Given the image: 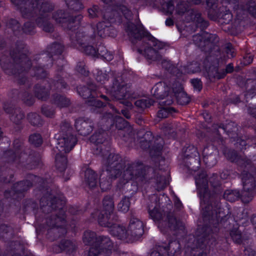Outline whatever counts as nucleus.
I'll list each match as a JSON object with an SVG mask.
<instances>
[{"label": "nucleus", "mask_w": 256, "mask_h": 256, "mask_svg": "<svg viewBox=\"0 0 256 256\" xmlns=\"http://www.w3.org/2000/svg\"><path fill=\"white\" fill-rule=\"evenodd\" d=\"M208 174L202 171L196 176L195 182L200 199L204 220L212 224L220 217L221 205L218 196L222 191L221 184L216 174H213L208 180Z\"/></svg>", "instance_id": "1"}, {"label": "nucleus", "mask_w": 256, "mask_h": 256, "mask_svg": "<svg viewBox=\"0 0 256 256\" xmlns=\"http://www.w3.org/2000/svg\"><path fill=\"white\" fill-rule=\"evenodd\" d=\"M28 49L24 44L17 42L10 50V56L4 52L0 54V66L5 74L12 76L14 81L20 86L30 88L32 85L27 76L32 66V60L27 56Z\"/></svg>", "instance_id": "2"}, {"label": "nucleus", "mask_w": 256, "mask_h": 256, "mask_svg": "<svg viewBox=\"0 0 256 256\" xmlns=\"http://www.w3.org/2000/svg\"><path fill=\"white\" fill-rule=\"evenodd\" d=\"M40 205L42 212L45 214V218L44 222L36 227V232L40 233L46 230L48 238L52 240L66 234L64 202L47 194L41 198Z\"/></svg>", "instance_id": "3"}, {"label": "nucleus", "mask_w": 256, "mask_h": 256, "mask_svg": "<svg viewBox=\"0 0 256 256\" xmlns=\"http://www.w3.org/2000/svg\"><path fill=\"white\" fill-rule=\"evenodd\" d=\"M18 7L24 18H36L37 26L46 32L54 30L53 24L49 21L50 13L54 10V4L50 0H11Z\"/></svg>", "instance_id": "4"}, {"label": "nucleus", "mask_w": 256, "mask_h": 256, "mask_svg": "<svg viewBox=\"0 0 256 256\" xmlns=\"http://www.w3.org/2000/svg\"><path fill=\"white\" fill-rule=\"evenodd\" d=\"M126 32L134 45V51L143 55L148 60L156 61L160 58L156 49L162 48L163 44L146 32L142 25L129 22Z\"/></svg>", "instance_id": "5"}, {"label": "nucleus", "mask_w": 256, "mask_h": 256, "mask_svg": "<svg viewBox=\"0 0 256 256\" xmlns=\"http://www.w3.org/2000/svg\"><path fill=\"white\" fill-rule=\"evenodd\" d=\"M126 166L122 174L124 180L134 179L142 184L154 182L158 191L163 190L168 184L166 177L160 174L158 170L144 166L140 162L128 163Z\"/></svg>", "instance_id": "6"}, {"label": "nucleus", "mask_w": 256, "mask_h": 256, "mask_svg": "<svg viewBox=\"0 0 256 256\" xmlns=\"http://www.w3.org/2000/svg\"><path fill=\"white\" fill-rule=\"evenodd\" d=\"M2 162H8V164L18 168L26 170L35 168L40 162V156L38 153L30 149V152L22 154L18 156L11 150L3 152L2 154Z\"/></svg>", "instance_id": "7"}, {"label": "nucleus", "mask_w": 256, "mask_h": 256, "mask_svg": "<svg viewBox=\"0 0 256 256\" xmlns=\"http://www.w3.org/2000/svg\"><path fill=\"white\" fill-rule=\"evenodd\" d=\"M148 214L150 218L164 233L168 230H176L184 228L182 223L177 220L172 212H169L166 214L164 211L155 206L152 210L148 209Z\"/></svg>", "instance_id": "8"}, {"label": "nucleus", "mask_w": 256, "mask_h": 256, "mask_svg": "<svg viewBox=\"0 0 256 256\" xmlns=\"http://www.w3.org/2000/svg\"><path fill=\"white\" fill-rule=\"evenodd\" d=\"M198 236L196 240V247L191 248L188 254V256H207V251L216 244V238L211 232V228L208 226H204L198 230Z\"/></svg>", "instance_id": "9"}, {"label": "nucleus", "mask_w": 256, "mask_h": 256, "mask_svg": "<svg viewBox=\"0 0 256 256\" xmlns=\"http://www.w3.org/2000/svg\"><path fill=\"white\" fill-rule=\"evenodd\" d=\"M137 140L140 146L143 150H148L150 148V154L152 158H158L160 156L164 144L162 138H154L152 132L142 128L137 132Z\"/></svg>", "instance_id": "10"}, {"label": "nucleus", "mask_w": 256, "mask_h": 256, "mask_svg": "<svg viewBox=\"0 0 256 256\" xmlns=\"http://www.w3.org/2000/svg\"><path fill=\"white\" fill-rule=\"evenodd\" d=\"M114 80L112 86H106L110 88V94L116 100H119L120 102L128 108H132V104L126 99H134L137 94L132 90L130 86L125 84L121 81L120 77L112 76Z\"/></svg>", "instance_id": "11"}, {"label": "nucleus", "mask_w": 256, "mask_h": 256, "mask_svg": "<svg viewBox=\"0 0 256 256\" xmlns=\"http://www.w3.org/2000/svg\"><path fill=\"white\" fill-rule=\"evenodd\" d=\"M60 126L56 148L61 152H69L76 144V138L72 134V128L68 121H62Z\"/></svg>", "instance_id": "12"}, {"label": "nucleus", "mask_w": 256, "mask_h": 256, "mask_svg": "<svg viewBox=\"0 0 256 256\" xmlns=\"http://www.w3.org/2000/svg\"><path fill=\"white\" fill-rule=\"evenodd\" d=\"M219 40L216 34L206 32H202L192 36L194 43L202 51L208 53L210 52L212 48H216V50H219V48L216 46Z\"/></svg>", "instance_id": "13"}, {"label": "nucleus", "mask_w": 256, "mask_h": 256, "mask_svg": "<svg viewBox=\"0 0 256 256\" xmlns=\"http://www.w3.org/2000/svg\"><path fill=\"white\" fill-rule=\"evenodd\" d=\"M42 181V178L31 174H28L24 180L19 181L13 184L12 191L6 190L4 196L6 198L12 197L14 199L16 198L14 196L15 194H22L28 190L34 184Z\"/></svg>", "instance_id": "14"}, {"label": "nucleus", "mask_w": 256, "mask_h": 256, "mask_svg": "<svg viewBox=\"0 0 256 256\" xmlns=\"http://www.w3.org/2000/svg\"><path fill=\"white\" fill-rule=\"evenodd\" d=\"M71 44L72 46H80L94 41L96 36L95 28L89 26L79 30L76 32L71 31L69 33Z\"/></svg>", "instance_id": "15"}, {"label": "nucleus", "mask_w": 256, "mask_h": 256, "mask_svg": "<svg viewBox=\"0 0 256 256\" xmlns=\"http://www.w3.org/2000/svg\"><path fill=\"white\" fill-rule=\"evenodd\" d=\"M222 152L228 160L236 164L239 168L243 170V174L254 170L252 160L246 156L239 155L235 150L224 146Z\"/></svg>", "instance_id": "16"}, {"label": "nucleus", "mask_w": 256, "mask_h": 256, "mask_svg": "<svg viewBox=\"0 0 256 256\" xmlns=\"http://www.w3.org/2000/svg\"><path fill=\"white\" fill-rule=\"evenodd\" d=\"M104 165L108 174L114 179L119 177L124 168V162L118 154H110L106 160Z\"/></svg>", "instance_id": "17"}, {"label": "nucleus", "mask_w": 256, "mask_h": 256, "mask_svg": "<svg viewBox=\"0 0 256 256\" xmlns=\"http://www.w3.org/2000/svg\"><path fill=\"white\" fill-rule=\"evenodd\" d=\"M113 248V242L108 236L98 237L96 246H91L88 256H109Z\"/></svg>", "instance_id": "18"}, {"label": "nucleus", "mask_w": 256, "mask_h": 256, "mask_svg": "<svg viewBox=\"0 0 256 256\" xmlns=\"http://www.w3.org/2000/svg\"><path fill=\"white\" fill-rule=\"evenodd\" d=\"M107 137L106 132L102 130H98L91 136L90 142L96 145L95 150L96 154H100L104 157L108 154L110 144Z\"/></svg>", "instance_id": "19"}, {"label": "nucleus", "mask_w": 256, "mask_h": 256, "mask_svg": "<svg viewBox=\"0 0 256 256\" xmlns=\"http://www.w3.org/2000/svg\"><path fill=\"white\" fill-rule=\"evenodd\" d=\"M243 182V190L240 198L244 204L250 202L256 194V184L254 178L250 172L243 174L242 178Z\"/></svg>", "instance_id": "20"}, {"label": "nucleus", "mask_w": 256, "mask_h": 256, "mask_svg": "<svg viewBox=\"0 0 256 256\" xmlns=\"http://www.w3.org/2000/svg\"><path fill=\"white\" fill-rule=\"evenodd\" d=\"M52 18L58 23L64 24L70 30L79 25L82 16L80 14H69L63 10H58L54 12Z\"/></svg>", "instance_id": "21"}, {"label": "nucleus", "mask_w": 256, "mask_h": 256, "mask_svg": "<svg viewBox=\"0 0 256 256\" xmlns=\"http://www.w3.org/2000/svg\"><path fill=\"white\" fill-rule=\"evenodd\" d=\"M3 109L9 115L10 121L16 124H20L25 117L24 113L21 108L16 106L12 102H4Z\"/></svg>", "instance_id": "22"}, {"label": "nucleus", "mask_w": 256, "mask_h": 256, "mask_svg": "<svg viewBox=\"0 0 256 256\" xmlns=\"http://www.w3.org/2000/svg\"><path fill=\"white\" fill-rule=\"evenodd\" d=\"M130 240H135L140 238L144 234L142 222L131 212L129 225L128 228Z\"/></svg>", "instance_id": "23"}, {"label": "nucleus", "mask_w": 256, "mask_h": 256, "mask_svg": "<svg viewBox=\"0 0 256 256\" xmlns=\"http://www.w3.org/2000/svg\"><path fill=\"white\" fill-rule=\"evenodd\" d=\"M184 15V20L186 22H194L196 26L202 30L206 29L209 25L208 22L204 19L202 14L196 10L190 8Z\"/></svg>", "instance_id": "24"}, {"label": "nucleus", "mask_w": 256, "mask_h": 256, "mask_svg": "<svg viewBox=\"0 0 256 256\" xmlns=\"http://www.w3.org/2000/svg\"><path fill=\"white\" fill-rule=\"evenodd\" d=\"M77 244L75 241L70 240H62L58 244H54L52 246V250L56 254L64 252L67 254H71L76 252Z\"/></svg>", "instance_id": "25"}, {"label": "nucleus", "mask_w": 256, "mask_h": 256, "mask_svg": "<svg viewBox=\"0 0 256 256\" xmlns=\"http://www.w3.org/2000/svg\"><path fill=\"white\" fill-rule=\"evenodd\" d=\"M15 168L16 167L8 164V162H2V156L0 164V182L5 184L10 182L14 176Z\"/></svg>", "instance_id": "26"}, {"label": "nucleus", "mask_w": 256, "mask_h": 256, "mask_svg": "<svg viewBox=\"0 0 256 256\" xmlns=\"http://www.w3.org/2000/svg\"><path fill=\"white\" fill-rule=\"evenodd\" d=\"M94 123L89 118H80L75 122V127L78 134L83 136L88 135L94 129Z\"/></svg>", "instance_id": "27"}, {"label": "nucleus", "mask_w": 256, "mask_h": 256, "mask_svg": "<svg viewBox=\"0 0 256 256\" xmlns=\"http://www.w3.org/2000/svg\"><path fill=\"white\" fill-rule=\"evenodd\" d=\"M118 216L116 213L100 212L98 216V222L100 226L110 228L118 222Z\"/></svg>", "instance_id": "28"}, {"label": "nucleus", "mask_w": 256, "mask_h": 256, "mask_svg": "<svg viewBox=\"0 0 256 256\" xmlns=\"http://www.w3.org/2000/svg\"><path fill=\"white\" fill-rule=\"evenodd\" d=\"M32 62L34 66L48 68L53 64V59L50 54L46 50L35 54L33 56Z\"/></svg>", "instance_id": "29"}, {"label": "nucleus", "mask_w": 256, "mask_h": 256, "mask_svg": "<svg viewBox=\"0 0 256 256\" xmlns=\"http://www.w3.org/2000/svg\"><path fill=\"white\" fill-rule=\"evenodd\" d=\"M138 184L143 185L134 179L127 180H124L122 178L120 182V188H122L125 193L127 194V196H129L130 198H132L136 193L138 190Z\"/></svg>", "instance_id": "30"}, {"label": "nucleus", "mask_w": 256, "mask_h": 256, "mask_svg": "<svg viewBox=\"0 0 256 256\" xmlns=\"http://www.w3.org/2000/svg\"><path fill=\"white\" fill-rule=\"evenodd\" d=\"M213 128L214 130L217 129L218 134H220L218 129H221L224 132H226L230 138L235 139L236 136H238V125L234 122H229L226 124H214Z\"/></svg>", "instance_id": "31"}, {"label": "nucleus", "mask_w": 256, "mask_h": 256, "mask_svg": "<svg viewBox=\"0 0 256 256\" xmlns=\"http://www.w3.org/2000/svg\"><path fill=\"white\" fill-rule=\"evenodd\" d=\"M170 88L164 82L156 84L151 90L152 94L157 99L164 100L168 96Z\"/></svg>", "instance_id": "32"}, {"label": "nucleus", "mask_w": 256, "mask_h": 256, "mask_svg": "<svg viewBox=\"0 0 256 256\" xmlns=\"http://www.w3.org/2000/svg\"><path fill=\"white\" fill-rule=\"evenodd\" d=\"M98 34L102 38L108 36L114 37L116 35V30L112 27L108 26L105 22H99L96 24Z\"/></svg>", "instance_id": "33"}, {"label": "nucleus", "mask_w": 256, "mask_h": 256, "mask_svg": "<svg viewBox=\"0 0 256 256\" xmlns=\"http://www.w3.org/2000/svg\"><path fill=\"white\" fill-rule=\"evenodd\" d=\"M96 90V86L93 83L88 84V86H80L77 88L78 94L83 98H88V100L94 96Z\"/></svg>", "instance_id": "34"}, {"label": "nucleus", "mask_w": 256, "mask_h": 256, "mask_svg": "<svg viewBox=\"0 0 256 256\" xmlns=\"http://www.w3.org/2000/svg\"><path fill=\"white\" fill-rule=\"evenodd\" d=\"M112 14H114V16H115L116 14H122L124 18L128 20H130L132 18V13L131 10L126 6L124 4H120L117 6L116 10L112 11ZM121 16H116V18L114 17L113 18H114L115 20H116L117 19L119 22H121Z\"/></svg>", "instance_id": "35"}, {"label": "nucleus", "mask_w": 256, "mask_h": 256, "mask_svg": "<svg viewBox=\"0 0 256 256\" xmlns=\"http://www.w3.org/2000/svg\"><path fill=\"white\" fill-rule=\"evenodd\" d=\"M110 228V232L114 236L117 237L120 240H130L128 230H126L125 227L115 223V224Z\"/></svg>", "instance_id": "36"}, {"label": "nucleus", "mask_w": 256, "mask_h": 256, "mask_svg": "<svg viewBox=\"0 0 256 256\" xmlns=\"http://www.w3.org/2000/svg\"><path fill=\"white\" fill-rule=\"evenodd\" d=\"M182 163L189 171L196 172L200 166V154L189 158H182Z\"/></svg>", "instance_id": "37"}, {"label": "nucleus", "mask_w": 256, "mask_h": 256, "mask_svg": "<svg viewBox=\"0 0 256 256\" xmlns=\"http://www.w3.org/2000/svg\"><path fill=\"white\" fill-rule=\"evenodd\" d=\"M208 8V18L213 20L218 19V12L222 8H218V0H206Z\"/></svg>", "instance_id": "38"}, {"label": "nucleus", "mask_w": 256, "mask_h": 256, "mask_svg": "<svg viewBox=\"0 0 256 256\" xmlns=\"http://www.w3.org/2000/svg\"><path fill=\"white\" fill-rule=\"evenodd\" d=\"M50 87V86L48 88H46L44 85L38 84H36L34 87V92L36 97L39 100H46L49 98V88Z\"/></svg>", "instance_id": "39"}, {"label": "nucleus", "mask_w": 256, "mask_h": 256, "mask_svg": "<svg viewBox=\"0 0 256 256\" xmlns=\"http://www.w3.org/2000/svg\"><path fill=\"white\" fill-rule=\"evenodd\" d=\"M161 64L162 68L172 75L176 76L178 78L182 76V72L172 64L170 60H163Z\"/></svg>", "instance_id": "40"}, {"label": "nucleus", "mask_w": 256, "mask_h": 256, "mask_svg": "<svg viewBox=\"0 0 256 256\" xmlns=\"http://www.w3.org/2000/svg\"><path fill=\"white\" fill-rule=\"evenodd\" d=\"M14 235V229L10 225L4 224L0 225V238L8 242L11 240Z\"/></svg>", "instance_id": "41"}, {"label": "nucleus", "mask_w": 256, "mask_h": 256, "mask_svg": "<svg viewBox=\"0 0 256 256\" xmlns=\"http://www.w3.org/2000/svg\"><path fill=\"white\" fill-rule=\"evenodd\" d=\"M55 156V166L58 170L60 172H63L67 167L68 160L67 158L64 154V152L60 151Z\"/></svg>", "instance_id": "42"}, {"label": "nucleus", "mask_w": 256, "mask_h": 256, "mask_svg": "<svg viewBox=\"0 0 256 256\" xmlns=\"http://www.w3.org/2000/svg\"><path fill=\"white\" fill-rule=\"evenodd\" d=\"M166 250L168 256H174L176 254H179L180 249V244L178 240L170 242L167 247L160 246V250Z\"/></svg>", "instance_id": "43"}, {"label": "nucleus", "mask_w": 256, "mask_h": 256, "mask_svg": "<svg viewBox=\"0 0 256 256\" xmlns=\"http://www.w3.org/2000/svg\"><path fill=\"white\" fill-rule=\"evenodd\" d=\"M238 8L244 12L249 13L251 16L256 17V3L252 0L246 3H241L238 6Z\"/></svg>", "instance_id": "44"}, {"label": "nucleus", "mask_w": 256, "mask_h": 256, "mask_svg": "<svg viewBox=\"0 0 256 256\" xmlns=\"http://www.w3.org/2000/svg\"><path fill=\"white\" fill-rule=\"evenodd\" d=\"M84 180L90 188H94L97 184V175L92 169L87 168L85 171Z\"/></svg>", "instance_id": "45"}, {"label": "nucleus", "mask_w": 256, "mask_h": 256, "mask_svg": "<svg viewBox=\"0 0 256 256\" xmlns=\"http://www.w3.org/2000/svg\"><path fill=\"white\" fill-rule=\"evenodd\" d=\"M114 196L111 195H106L104 196L102 200V210L108 213H114Z\"/></svg>", "instance_id": "46"}, {"label": "nucleus", "mask_w": 256, "mask_h": 256, "mask_svg": "<svg viewBox=\"0 0 256 256\" xmlns=\"http://www.w3.org/2000/svg\"><path fill=\"white\" fill-rule=\"evenodd\" d=\"M52 103L62 108L68 106L70 104V100L64 96L54 94L52 96Z\"/></svg>", "instance_id": "47"}, {"label": "nucleus", "mask_w": 256, "mask_h": 256, "mask_svg": "<svg viewBox=\"0 0 256 256\" xmlns=\"http://www.w3.org/2000/svg\"><path fill=\"white\" fill-rule=\"evenodd\" d=\"M13 146L14 150H12L17 156H20L21 152L24 154L30 152V148L28 146H25L24 142L19 139H16L14 141Z\"/></svg>", "instance_id": "48"}, {"label": "nucleus", "mask_w": 256, "mask_h": 256, "mask_svg": "<svg viewBox=\"0 0 256 256\" xmlns=\"http://www.w3.org/2000/svg\"><path fill=\"white\" fill-rule=\"evenodd\" d=\"M207 72L210 80L212 78L220 80L224 77V73L222 72V68H219L217 66H210Z\"/></svg>", "instance_id": "49"}, {"label": "nucleus", "mask_w": 256, "mask_h": 256, "mask_svg": "<svg viewBox=\"0 0 256 256\" xmlns=\"http://www.w3.org/2000/svg\"><path fill=\"white\" fill-rule=\"evenodd\" d=\"M97 238L98 237L94 232L88 230L84 232L82 240L85 244L96 246Z\"/></svg>", "instance_id": "50"}, {"label": "nucleus", "mask_w": 256, "mask_h": 256, "mask_svg": "<svg viewBox=\"0 0 256 256\" xmlns=\"http://www.w3.org/2000/svg\"><path fill=\"white\" fill-rule=\"evenodd\" d=\"M64 45L58 42H54L47 48V51L50 54L52 58L53 55L61 54L64 50Z\"/></svg>", "instance_id": "51"}, {"label": "nucleus", "mask_w": 256, "mask_h": 256, "mask_svg": "<svg viewBox=\"0 0 256 256\" xmlns=\"http://www.w3.org/2000/svg\"><path fill=\"white\" fill-rule=\"evenodd\" d=\"M118 132L119 136L123 141L128 143L129 145L132 146V142H134V133L130 128L129 130H121Z\"/></svg>", "instance_id": "52"}, {"label": "nucleus", "mask_w": 256, "mask_h": 256, "mask_svg": "<svg viewBox=\"0 0 256 256\" xmlns=\"http://www.w3.org/2000/svg\"><path fill=\"white\" fill-rule=\"evenodd\" d=\"M28 122L34 126L40 127L42 126L44 121L41 116L36 112H30L27 115Z\"/></svg>", "instance_id": "53"}, {"label": "nucleus", "mask_w": 256, "mask_h": 256, "mask_svg": "<svg viewBox=\"0 0 256 256\" xmlns=\"http://www.w3.org/2000/svg\"><path fill=\"white\" fill-rule=\"evenodd\" d=\"M221 8L218 11V18H220L222 24H228L232 19V15L229 10L224 11Z\"/></svg>", "instance_id": "54"}, {"label": "nucleus", "mask_w": 256, "mask_h": 256, "mask_svg": "<svg viewBox=\"0 0 256 256\" xmlns=\"http://www.w3.org/2000/svg\"><path fill=\"white\" fill-rule=\"evenodd\" d=\"M69 10L76 12L84 8V6L80 0H64Z\"/></svg>", "instance_id": "55"}, {"label": "nucleus", "mask_w": 256, "mask_h": 256, "mask_svg": "<svg viewBox=\"0 0 256 256\" xmlns=\"http://www.w3.org/2000/svg\"><path fill=\"white\" fill-rule=\"evenodd\" d=\"M240 192L237 190H228L224 192L223 197L228 201L234 202L240 198Z\"/></svg>", "instance_id": "56"}, {"label": "nucleus", "mask_w": 256, "mask_h": 256, "mask_svg": "<svg viewBox=\"0 0 256 256\" xmlns=\"http://www.w3.org/2000/svg\"><path fill=\"white\" fill-rule=\"evenodd\" d=\"M115 76L113 72H110L108 74L102 73V72H98L96 76V80L98 82L102 84H106L107 82L110 78L111 80L113 82L114 81L112 80V77Z\"/></svg>", "instance_id": "57"}, {"label": "nucleus", "mask_w": 256, "mask_h": 256, "mask_svg": "<svg viewBox=\"0 0 256 256\" xmlns=\"http://www.w3.org/2000/svg\"><path fill=\"white\" fill-rule=\"evenodd\" d=\"M182 158H189L199 155L197 148L193 145L188 144L182 148Z\"/></svg>", "instance_id": "58"}, {"label": "nucleus", "mask_w": 256, "mask_h": 256, "mask_svg": "<svg viewBox=\"0 0 256 256\" xmlns=\"http://www.w3.org/2000/svg\"><path fill=\"white\" fill-rule=\"evenodd\" d=\"M177 110L173 107H164L162 106L161 108L158 111V117L161 118H166L170 114L176 112Z\"/></svg>", "instance_id": "59"}, {"label": "nucleus", "mask_w": 256, "mask_h": 256, "mask_svg": "<svg viewBox=\"0 0 256 256\" xmlns=\"http://www.w3.org/2000/svg\"><path fill=\"white\" fill-rule=\"evenodd\" d=\"M130 198L129 196H125L122 199L118 204V208L119 211L124 213L128 212L130 205Z\"/></svg>", "instance_id": "60"}, {"label": "nucleus", "mask_w": 256, "mask_h": 256, "mask_svg": "<svg viewBox=\"0 0 256 256\" xmlns=\"http://www.w3.org/2000/svg\"><path fill=\"white\" fill-rule=\"evenodd\" d=\"M116 127L118 130V132L121 130H129L128 127V122L124 118L120 116H116L114 119Z\"/></svg>", "instance_id": "61"}, {"label": "nucleus", "mask_w": 256, "mask_h": 256, "mask_svg": "<svg viewBox=\"0 0 256 256\" xmlns=\"http://www.w3.org/2000/svg\"><path fill=\"white\" fill-rule=\"evenodd\" d=\"M154 102V100L152 98L140 99L135 102L134 104L138 108L144 110V108H149Z\"/></svg>", "instance_id": "62"}, {"label": "nucleus", "mask_w": 256, "mask_h": 256, "mask_svg": "<svg viewBox=\"0 0 256 256\" xmlns=\"http://www.w3.org/2000/svg\"><path fill=\"white\" fill-rule=\"evenodd\" d=\"M246 86V88H248L245 96L246 97L250 96L252 94H256V80L253 79L247 80Z\"/></svg>", "instance_id": "63"}, {"label": "nucleus", "mask_w": 256, "mask_h": 256, "mask_svg": "<svg viewBox=\"0 0 256 256\" xmlns=\"http://www.w3.org/2000/svg\"><path fill=\"white\" fill-rule=\"evenodd\" d=\"M44 68H46L45 67L34 66L32 69L34 73L32 74V76L36 77L37 79H42L46 78L48 74Z\"/></svg>", "instance_id": "64"}]
</instances>
